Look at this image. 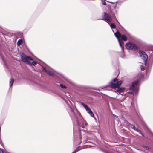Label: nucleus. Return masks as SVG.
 <instances>
[{"label": "nucleus", "mask_w": 153, "mask_h": 153, "mask_svg": "<svg viewBox=\"0 0 153 153\" xmlns=\"http://www.w3.org/2000/svg\"><path fill=\"white\" fill-rule=\"evenodd\" d=\"M122 81L121 80L118 81L117 79L115 78L113 79L110 82L109 85L113 88H116V92L119 93L121 95H123V93L124 90L125 89V88L119 87L122 84Z\"/></svg>", "instance_id": "nucleus-1"}, {"label": "nucleus", "mask_w": 153, "mask_h": 153, "mask_svg": "<svg viewBox=\"0 0 153 153\" xmlns=\"http://www.w3.org/2000/svg\"><path fill=\"white\" fill-rule=\"evenodd\" d=\"M124 31V32H122L124 34L122 35L118 30L115 33V35L118 36L119 38H120V40L122 41H126L128 39L130 40H131L133 39L134 37L132 36L128 31H126L124 29H123Z\"/></svg>", "instance_id": "nucleus-2"}, {"label": "nucleus", "mask_w": 153, "mask_h": 153, "mask_svg": "<svg viewBox=\"0 0 153 153\" xmlns=\"http://www.w3.org/2000/svg\"><path fill=\"white\" fill-rule=\"evenodd\" d=\"M140 80H137L133 82L131 85L129 86V90H132L131 92H127L128 93L132 94L133 92L135 91V93L137 94L139 90L138 86L140 85Z\"/></svg>", "instance_id": "nucleus-3"}, {"label": "nucleus", "mask_w": 153, "mask_h": 153, "mask_svg": "<svg viewBox=\"0 0 153 153\" xmlns=\"http://www.w3.org/2000/svg\"><path fill=\"white\" fill-rule=\"evenodd\" d=\"M39 64L42 67V70L43 72L46 73L49 75L54 76V74L53 73L51 72L50 71L46 69L45 68L46 64L45 63L42 62L40 63H39Z\"/></svg>", "instance_id": "nucleus-4"}, {"label": "nucleus", "mask_w": 153, "mask_h": 153, "mask_svg": "<svg viewBox=\"0 0 153 153\" xmlns=\"http://www.w3.org/2000/svg\"><path fill=\"white\" fill-rule=\"evenodd\" d=\"M70 109L71 111V114H73V116L72 117H71V118H72V117H75L76 119V121H77V125L79 127V128H80V127H82L83 128H85V126L84 125H81V124L80 123L79 120L77 117L76 116V115L75 112L74 111V110L71 107H70Z\"/></svg>", "instance_id": "nucleus-5"}, {"label": "nucleus", "mask_w": 153, "mask_h": 153, "mask_svg": "<svg viewBox=\"0 0 153 153\" xmlns=\"http://www.w3.org/2000/svg\"><path fill=\"white\" fill-rule=\"evenodd\" d=\"M125 46L127 49L134 51L138 49V47L137 45L131 42L126 43L125 45Z\"/></svg>", "instance_id": "nucleus-6"}, {"label": "nucleus", "mask_w": 153, "mask_h": 153, "mask_svg": "<svg viewBox=\"0 0 153 153\" xmlns=\"http://www.w3.org/2000/svg\"><path fill=\"white\" fill-rule=\"evenodd\" d=\"M102 20L105 21L107 23L111 22L112 21V18L110 15L105 12L103 13V15L102 16Z\"/></svg>", "instance_id": "nucleus-7"}, {"label": "nucleus", "mask_w": 153, "mask_h": 153, "mask_svg": "<svg viewBox=\"0 0 153 153\" xmlns=\"http://www.w3.org/2000/svg\"><path fill=\"white\" fill-rule=\"evenodd\" d=\"M139 54L140 56L143 60L145 64L146 65L148 59V57L147 54L145 52L143 51L140 52Z\"/></svg>", "instance_id": "nucleus-8"}, {"label": "nucleus", "mask_w": 153, "mask_h": 153, "mask_svg": "<svg viewBox=\"0 0 153 153\" xmlns=\"http://www.w3.org/2000/svg\"><path fill=\"white\" fill-rule=\"evenodd\" d=\"M81 104L85 108L86 111L88 112V113H89V114L92 117H94V115L91 111L90 108L89 107L85 104L83 102H81Z\"/></svg>", "instance_id": "nucleus-9"}, {"label": "nucleus", "mask_w": 153, "mask_h": 153, "mask_svg": "<svg viewBox=\"0 0 153 153\" xmlns=\"http://www.w3.org/2000/svg\"><path fill=\"white\" fill-rule=\"evenodd\" d=\"M94 146H91L90 145H83L82 146H79L77 147L76 149L72 153H76L79 150L83 149L90 148L91 147H94Z\"/></svg>", "instance_id": "nucleus-10"}, {"label": "nucleus", "mask_w": 153, "mask_h": 153, "mask_svg": "<svg viewBox=\"0 0 153 153\" xmlns=\"http://www.w3.org/2000/svg\"><path fill=\"white\" fill-rule=\"evenodd\" d=\"M153 64V52L150 55L148 60V65L149 69L150 70Z\"/></svg>", "instance_id": "nucleus-11"}, {"label": "nucleus", "mask_w": 153, "mask_h": 153, "mask_svg": "<svg viewBox=\"0 0 153 153\" xmlns=\"http://www.w3.org/2000/svg\"><path fill=\"white\" fill-rule=\"evenodd\" d=\"M77 112V114L79 118L80 121H79L81 125H84L85 126H87L88 125L87 123L85 121V120L82 117L80 113L76 109Z\"/></svg>", "instance_id": "nucleus-12"}, {"label": "nucleus", "mask_w": 153, "mask_h": 153, "mask_svg": "<svg viewBox=\"0 0 153 153\" xmlns=\"http://www.w3.org/2000/svg\"><path fill=\"white\" fill-rule=\"evenodd\" d=\"M117 14V10H115L113 9L111 10L110 12V14L112 16V18L114 19L115 20L117 21V19L116 18V15Z\"/></svg>", "instance_id": "nucleus-13"}, {"label": "nucleus", "mask_w": 153, "mask_h": 153, "mask_svg": "<svg viewBox=\"0 0 153 153\" xmlns=\"http://www.w3.org/2000/svg\"><path fill=\"white\" fill-rule=\"evenodd\" d=\"M21 59L22 61L27 64H28L30 61H29V56L25 55H23L21 56Z\"/></svg>", "instance_id": "nucleus-14"}, {"label": "nucleus", "mask_w": 153, "mask_h": 153, "mask_svg": "<svg viewBox=\"0 0 153 153\" xmlns=\"http://www.w3.org/2000/svg\"><path fill=\"white\" fill-rule=\"evenodd\" d=\"M115 37L118 39L121 48V50L123 51V50H124V47L123 46L124 42L123 41L121 40L120 39L118 36H116V35H115Z\"/></svg>", "instance_id": "nucleus-15"}, {"label": "nucleus", "mask_w": 153, "mask_h": 153, "mask_svg": "<svg viewBox=\"0 0 153 153\" xmlns=\"http://www.w3.org/2000/svg\"><path fill=\"white\" fill-rule=\"evenodd\" d=\"M127 125L129 127H130L132 129L134 130L135 128H136L135 126H134L133 125L131 124L128 122L127 123Z\"/></svg>", "instance_id": "nucleus-16"}, {"label": "nucleus", "mask_w": 153, "mask_h": 153, "mask_svg": "<svg viewBox=\"0 0 153 153\" xmlns=\"http://www.w3.org/2000/svg\"><path fill=\"white\" fill-rule=\"evenodd\" d=\"M14 82V79L13 78H11L10 79V82H9V85H10V88L11 86L13 85V83Z\"/></svg>", "instance_id": "nucleus-17"}, {"label": "nucleus", "mask_w": 153, "mask_h": 153, "mask_svg": "<svg viewBox=\"0 0 153 153\" xmlns=\"http://www.w3.org/2000/svg\"><path fill=\"white\" fill-rule=\"evenodd\" d=\"M37 63V62L35 61H33L32 62L30 61L28 64L30 66H35Z\"/></svg>", "instance_id": "nucleus-18"}, {"label": "nucleus", "mask_w": 153, "mask_h": 153, "mask_svg": "<svg viewBox=\"0 0 153 153\" xmlns=\"http://www.w3.org/2000/svg\"><path fill=\"white\" fill-rule=\"evenodd\" d=\"M110 27H111V28L113 29H115L117 30L116 28V25L113 23H111L110 24Z\"/></svg>", "instance_id": "nucleus-19"}, {"label": "nucleus", "mask_w": 153, "mask_h": 153, "mask_svg": "<svg viewBox=\"0 0 153 153\" xmlns=\"http://www.w3.org/2000/svg\"><path fill=\"white\" fill-rule=\"evenodd\" d=\"M124 50H123V51L121 50V52L120 54V56L122 58L124 59L125 58L126 56L124 53Z\"/></svg>", "instance_id": "nucleus-20"}, {"label": "nucleus", "mask_w": 153, "mask_h": 153, "mask_svg": "<svg viewBox=\"0 0 153 153\" xmlns=\"http://www.w3.org/2000/svg\"><path fill=\"white\" fill-rule=\"evenodd\" d=\"M135 131H137V132H138L140 134H141L142 136H144V135L141 132V131L138 129L137 128H136L134 129Z\"/></svg>", "instance_id": "nucleus-21"}, {"label": "nucleus", "mask_w": 153, "mask_h": 153, "mask_svg": "<svg viewBox=\"0 0 153 153\" xmlns=\"http://www.w3.org/2000/svg\"><path fill=\"white\" fill-rule=\"evenodd\" d=\"M22 39H20L17 42V45H20L22 43Z\"/></svg>", "instance_id": "nucleus-22"}, {"label": "nucleus", "mask_w": 153, "mask_h": 153, "mask_svg": "<svg viewBox=\"0 0 153 153\" xmlns=\"http://www.w3.org/2000/svg\"><path fill=\"white\" fill-rule=\"evenodd\" d=\"M59 86L62 89H66L67 88V87L65 85H64L62 84H60Z\"/></svg>", "instance_id": "nucleus-23"}, {"label": "nucleus", "mask_w": 153, "mask_h": 153, "mask_svg": "<svg viewBox=\"0 0 153 153\" xmlns=\"http://www.w3.org/2000/svg\"><path fill=\"white\" fill-rule=\"evenodd\" d=\"M140 68L141 70L143 71L145 69V67L143 66V65H141L140 66Z\"/></svg>", "instance_id": "nucleus-24"}, {"label": "nucleus", "mask_w": 153, "mask_h": 153, "mask_svg": "<svg viewBox=\"0 0 153 153\" xmlns=\"http://www.w3.org/2000/svg\"><path fill=\"white\" fill-rule=\"evenodd\" d=\"M143 128L144 129H146L147 128V126L145 124H143Z\"/></svg>", "instance_id": "nucleus-25"}, {"label": "nucleus", "mask_w": 153, "mask_h": 153, "mask_svg": "<svg viewBox=\"0 0 153 153\" xmlns=\"http://www.w3.org/2000/svg\"><path fill=\"white\" fill-rule=\"evenodd\" d=\"M115 4L114 5H113V7L114 8V10H115V9H116V6H117V3H115V4Z\"/></svg>", "instance_id": "nucleus-26"}, {"label": "nucleus", "mask_w": 153, "mask_h": 153, "mask_svg": "<svg viewBox=\"0 0 153 153\" xmlns=\"http://www.w3.org/2000/svg\"><path fill=\"white\" fill-rule=\"evenodd\" d=\"M33 61V59L30 56H29V60Z\"/></svg>", "instance_id": "nucleus-27"}, {"label": "nucleus", "mask_w": 153, "mask_h": 153, "mask_svg": "<svg viewBox=\"0 0 153 153\" xmlns=\"http://www.w3.org/2000/svg\"><path fill=\"white\" fill-rule=\"evenodd\" d=\"M0 153H4L3 150L1 148H0Z\"/></svg>", "instance_id": "nucleus-28"}, {"label": "nucleus", "mask_w": 153, "mask_h": 153, "mask_svg": "<svg viewBox=\"0 0 153 153\" xmlns=\"http://www.w3.org/2000/svg\"><path fill=\"white\" fill-rule=\"evenodd\" d=\"M79 134H80V135H79V136H80V138H81V131L80 130H79Z\"/></svg>", "instance_id": "nucleus-29"}, {"label": "nucleus", "mask_w": 153, "mask_h": 153, "mask_svg": "<svg viewBox=\"0 0 153 153\" xmlns=\"http://www.w3.org/2000/svg\"><path fill=\"white\" fill-rule=\"evenodd\" d=\"M117 4H118L120 6L121 5V3L120 2H117Z\"/></svg>", "instance_id": "nucleus-30"}, {"label": "nucleus", "mask_w": 153, "mask_h": 153, "mask_svg": "<svg viewBox=\"0 0 153 153\" xmlns=\"http://www.w3.org/2000/svg\"><path fill=\"white\" fill-rule=\"evenodd\" d=\"M109 3H112V4H115V3H117V2H115V3H114V2H109Z\"/></svg>", "instance_id": "nucleus-31"}, {"label": "nucleus", "mask_w": 153, "mask_h": 153, "mask_svg": "<svg viewBox=\"0 0 153 153\" xmlns=\"http://www.w3.org/2000/svg\"><path fill=\"white\" fill-rule=\"evenodd\" d=\"M1 59H2V60L4 61V57L2 56H1Z\"/></svg>", "instance_id": "nucleus-32"}, {"label": "nucleus", "mask_w": 153, "mask_h": 153, "mask_svg": "<svg viewBox=\"0 0 153 153\" xmlns=\"http://www.w3.org/2000/svg\"><path fill=\"white\" fill-rule=\"evenodd\" d=\"M113 115L115 117H117V116L115 114H113Z\"/></svg>", "instance_id": "nucleus-33"}, {"label": "nucleus", "mask_w": 153, "mask_h": 153, "mask_svg": "<svg viewBox=\"0 0 153 153\" xmlns=\"http://www.w3.org/2000/svg\"><path fill=\"white\" fill-rule=\"evenodd\" d=\"M94 90H97V91H100V89H99L94 88Z\"/></svg>", "instance_id": "nucleus-34"}, {"label": "nucleus", "mask_w": 153, "mask_h": 153, "mask_svg": "<svg viewBox=\"0 0 153 153\" xmlns=\"http://www.w3.org/2000/svg\"><path fill=\"white\" fill-rule=\"evenodd\" d=\"M112 31L113 32V33H114V34H115V33H116V32H115L114 30H113V29L112 30Z\"/></svg>", "instance_id": "nucleus-35"}, {"label": "nucleus", "mask_w": 153, "mask_h": 153, "mask_svg": "<svg viewBox=\"0 0 153 153\" xmlns=\"http://www.w3.org/2000/svg\"><path fill=\"white\" fill-rule=\"evenodd\" d=\"M145 147L146 148V149L148 150L149 149V148L148 147Z\"/></svg>", "instance_id": "nucleus-36"}, {"label": "nucleus", "mask_w": 153, "mask_h": 153, "mask_svg": "<svg viewBox=\"0 0 153 153\" xmlns=\"http://www.w3.org/2000/svg\"><path fill=\"white\" fill-rule=\"evenodd\" d=\"M2 143V141L1 139H0V143Z\"/></svg>", "instance_id": "nucleus-37"}, {"label": "nucleus", "mask_w": 153, "mask_h": 153, "mask_svg": "<svg viewBox=\"0 0 153 153\" xmlns=\"http://www.w3.org/2000/svg\"><path fill=\"white\" fill-rule=\"evenodd\" d=\"M152 136L153 137V134H152Z\"/></svg>", "instance_id": "nucleus-38"}, {"label": "nucleus", "mask_w": 153, "mask_h": 153, "mask_svg": "<svg viewBox=\"0 0 153 153\" xmlns=\"http://www.w3.org/2000/svg\"><path fill=\"white\" fill-rule=\"evenodd\" d=\"M122 28H123V29L124 28H123V27H122ZM123 30H124V29H123ZM124 30H123V31L122 32H124Z\"/></svg>", "instance_id": "nucleus-39"}, {"label": "nucleus", "mask_w": 153, "mask_h": 153, "mask_svg": "<svg viewBox=\"0 0 153 153\" xmlns=\"http://www.w3.org/2000/svg\"><path fill=\"white\" fill-rule=\"evenodd\" d=\"M2 33V34H3V35H4L3 33Z\"/></svg>", "instance_id": "nucleus-40"}]
</instances>
